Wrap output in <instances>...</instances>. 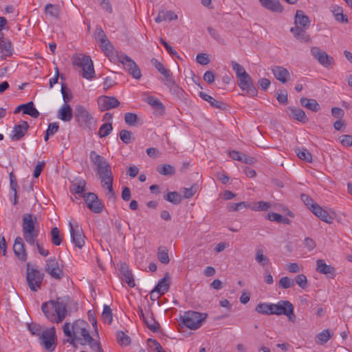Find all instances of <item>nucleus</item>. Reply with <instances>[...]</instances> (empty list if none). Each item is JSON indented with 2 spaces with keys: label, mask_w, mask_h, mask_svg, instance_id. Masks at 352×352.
Segmentation results:
<instances>
[{
  "label": "nucleus",
  "mask_w": 352,
  "mask_h": 352,
  "mask_svg": "<svg viewBox=\"0 0 352 352\" xmlns=\"http://www.w3.org/2000/svg\"><path fill=\"white\" fill-rule=\"evenodd\" d=\"M89 157L91 162L97 166V173L101 183L113 179L111 166L104 157L97 154L94 151L90 152Z\"/></svg>",
  "instance_id": "obj_4"
},
{
  "label": "nucleus",
  "mask_w": 352,
  "mask_h": 352,
  "mask_svg": "<svg viewBox=\"0 0 352 352\" xmlns=\"http://www.w3.org/2000/svg\"><path fill=\"white\" fill-rule=\"evenodd\" d=\"M22 232L25 241L30 245H34L39 234L37 218L25 213L22 217Z\"/></svg>",
  "instance_id": "obj_3"
},
{
  "label": "nucleus",
  "mask_w": 352,
  "mask_h": 352,
  "mask_svg": "<svg viewBox=\"0 0 352 352\" xmlns=\"http://www.w3.org/2000/svg\"><path fill=\"white\" fill-rule=\"evenodd\" d=\"M117 340L121 346H126L131 344V338L124 331H118Z\"/></svg>",
  "instance_id": "obj_45"
},
{
  "label": "nucleus",
  "mask_w": 352,
  "mask_h": 352,
  "mask_svg": "<svg viewBox=\"0 0 352 352\" xmlns=\"http://www.w3.org/2000/svg\"><path fill=\"white\" fill-rule=\"evenodd\" d=\"M144 100L155 110L157 114H164L165 108L159 99L154 96H148Z\"/></svg>",
  "instance_id": "obj_29"
},
{
  "label": "nucleus",
  "mask_w": 352,
  "mask_h": 352,
  "mask_svg": "<svg viewBox=\"0 0 352 352\" xmlns=\"http://www.w3.org/2000/svg\"><path fill=\"white\" fill-rule=\"evenodd\" d=\"M113 179L101 183L102 186L107 190V196L109 199L115 198V192L113 188Z\"/></svg>",
  "instance_id": "obj_58"
},
{
  "label": "nucleus",
  "mask_w": 352,
  "mask_h": 352,
  "mask_svg": "<svg viewBox=\"0 0 352 352\" xmlns=\"http://www.w3.org/2000/svg\"><path fill=\"white\" fill-rule=\"evenodd\" d=\"M88 324L83 320H77L72 325V330H87Z\"/></svg>",
  "instance_id": "obj_62"
},
{
  "label": "nucleus",
  "mask_w": 352,
  "mask_h": 352,
  "mask_svg": "<svg viewBox=\"0 0 352 352\" xmlns=\"http://www.w3.org/2000/svg\"><path fill=\"white\" fill-rule=\"evenodd\" d=\"M64 342H68L74 348L78 343L81 345L88 344L91 349L96 352H103L100 343L95 340L89 334V331H64Z\"/></svg>",
  "instance_id": "obj_2"
},
{
  "label": "nucleus",
  "mask_w": 352,
  "mask_h": 352,
  "mask_svg": "<svg viewBox=\"0 0 352 352\" xmlns=\"http://www.w3.org/2000/svg\"><path fill=\"white\" fill-rule=\"evenodd\" d=\"M255 259L263 267L267 265L270 262L269 258L263 254L262 249L256 250Z\"/></svg>",
  "instance_id": "obj_48"
},
{
  "label": "nucleus",
  "mask_w": 352,
  "mask_h": 352,
  "mask_svg": "<svg viewBox=\"0 0 352 352\" xmlns=\"http://www.w3.org/2000/svg\"><path fill=\"white\" fill-rule=\"evenodd\" d=\"M113 314L109 306L104 305L103 311L101 314V319L104 323L111 324L112 321Z\"/></svg>",
  "instance_id": "obj_46"
},
{
  "label": "nucleus",
  "mask_w": 352,
  "mask_h": 352,
  "mask_svg": "<svg viewBox=\"0 0 352 352\" xmlns=\"http://www.w3.org/2000/svg\"><path fill=\"white\" fill-rule=\"evenodd\" d=\"M118 60L121 63L124 68L135 79L142 76L141 70L137 64L126 54L122 52H116Z\"/></svg>",
  "instance_id": "obj_10"
},
{
  "label": "nucleus",
  "mask_w": 352,
  "mask_h": 352,
  "mask_svg": "<svg viewBox=\"0 0 352 352\" xmlns=\"http://www.w3.org/2000/svg\"><path fill=\"white\" fill-rule=\"evenodd\" d=\"M152 64L155 66L156 69L164 76L163 80L164 81V85L168 87L170 89L174 88V91L177 94H180L183 92V90L177 86L175 80L173 78V74L169 70L166 69L162 63L158 61L156 58H153L151 59Z\"/></svg>",
  "instance_id": "obj_8"
},
{
  "label": "nucleus",
  "mask_w": 352,
  "mask_h": 352,
  "mask_svg": "<svg viewBox=\"0 0 352 352\" xmlns=\"http://www.w3.org/2000/svg\"><path fill=\"white\" fill-rule=\"evenodd\" d=\"M0 53L1 58L11 56L13 54V47L11 41L8 38L0 42Z\"/></svg>",
  "instance_id": "obj_31"
},
{
  "label": "nucleus",
  "mask_w": 352,
  "mask_h": 352,
  "mask_svg": "<svg viewBox=\"0 0 352 352\" xmlns=\"http://www.w3.org/2000/svg\"><path fill=\"white\" fill-rule=\"evenodd\" d=\"M120 272L122 275V280L127 283L130 287H133L135 286V281L133 278V274L129 270L128 267L122 265L120 269Z\"/></svg>",
  "instance_id": "obj_36"
},
{
  "label": "nucleus",
  "mask_w": 352,
  "mask_h": 352,
  "mask_svg": "<svg viewBox=\"0 0 352 352\" xmlns=\"http://www.w3.org/2000/svg\"><path fill=\"white\" fill-rule=\"evenodd\" d=\"M38 331H31L32 336H38L40 344L48 352H52L55 350L57 345V336L56 331H41V334Z\"/></svg>",
  "instance_id": "obj_11"
},
{
  "label": "nucleus",
  "mask_w": 352,
  "mask_h": 352,
  "mask_svg": "<svg viewBox=\"0 0 352 352\" xmlns=\"http://www.w3.org/2000/svg\"><path fill=\"white\" fill-rule=\"evenodd\" d=\"M170 277L169 274L166 272L163 278H162L155 288L151 292V298L155 293L160 296L164 294L169 289Z\"/></svg>",
  "instance_id": "obj_20"
},
{
  "label": "nucleus",
  "mask_w": 352,
  "mask_h": 352,
  "mask_svg": "<svg viewBox=\"0 0 352 352\" xmlns=\"http://www.w3.org/2000/svg\"><path fill=\"white\" fill-rule=\"evenodd\" d=\"M287 112L290 116L302 123H306L309 121V118L302 109L289 107Z\"/></svg>",
  "instance_id": "obj_25"
},
{
  "label": "nucleus",
  "mask_w": 352,
  "mask_h": 352,
  "mask_svg": "<svg viewBox=\"0 0 352 352\" xmlns=\"http://www.w3.org/2000/svg\"><path fill=\"white\" fill-rule=\"evenodd\" d=\"M13 251L15 256L22 261H25L27 259V252L25 248V244L23 239L21 236H17L14 240L13 245Z\"/></svg>",
  "instance_id": "obj_21"
},
{
  "label": "nucleus",
  "mask_w": 352,
  "mask_h": 352,
  "mask_svg": "<svg viewBox=\"0 0 352 352\" xmlns=\"http://www.w3.org/2000/svg\"><path fill=\"white\" fill-rule=\"evenodd\" d=\"M273 315H285L289 321L294 322L296 320L294 306L288 300H280L278 303L273 304Z\"/></svg>",
  "instance_id": "obj_12"
},
{
  "label": "nucleus",
  "mask_w": 352,
  "mask_h": 352,
  "mask_svg": "<svg viewBox=\"0 0 352 352\" xmlns=\"http://www.w3.org/2000/svg\"><path fill=\"white\" fill-rule=\"evenodd\" d=\"M157 171L162 175L168 176L175 174V168L170 164H162L157 167Z\"/></svg>",
  "instance_id": "obj_42"
},
{
  "label": "nucleus",
  "mask_w": 352,
  "mask_h": 352,
  "mask_svg": "<svg viewBox=\"0 0 352 352\" xmlns=\"http://www.w3.org/2000/svg\"><path fill=\"white\" fill-rule=\"evenodd\" d=\"M138 119V116L133 113H126L124 115V121L126 124L130 126L135 125Z\"/></svg>",
  "instance_id": "obj_64"
},
{
  "label": "nucleus",
  "mask_w": 352,
  "mask_h": 352,
  "mask_svg": "<svg viewBox=\"0 0 352 352\" xmlns=\"http://www.w3.org/2000/svg\"><path fill=\"white\" fill-rule=\"evenodd\" d=\"M45 12L53 19H58L60 13V9L56 5L48 3L45 7Z\"/></svg>",
  "instance_id": "obj_40"
},
{
  "label": "nucleus",
  "mask_w": 352,
  "mask_h": 352,
  "mask_svg": "<svg viewBox=\"0 0 352 352\" xmlns=\"http://www.w3.org/2000/svg\"><path fill=\"white\" fill-rule=\"evenodd\" d=\"M23 113L28 114L34 118H38L40 115L38 110L34 107L33 102L25 104Z\"/></svg>",
  "instance_id": "obj_43"
},
{
  "label": "nucleus",
  "mask_w": 352,
  "mask_h": 352,
  "mask_svg": "<svg viewBox=\"0 0 352 352\" xmlns=\"http://www.w3.org/2000/svg\"><path fill=\"white\" fill-rule=\"evenodd\" d=\"M198 186L192 185L190 188H184L183 190L184 197L186 199L191 198L197 191Z\"/></svg>",
  "instance_id": "obj_60"
},
{
  "label": "nucleus",
  "mask_w": 352,
  "mask_h": 352,
  "mask_svg": "<svg viewBox=\"0 0 352 352\" xmlns=\"http://www.w3.org/2000/svg\"><path fill=\"white\" fill-rule=\"evenodd\" d=\"M294 23L296 25L307 28L309 26V19L302 10H297L295 15Z\"/></svg>",
  "instance_id": "obj_32"
},
{
  "label": "nucleus",
  "mask_w": 352,
  "mask_h": 352,
  "mask_svg": "<svg viewBox=\"0 0 352 352\" xmlns=\"http://www.w3.org/2000/svg\"><path fill=\"white\" fill-rule=\"evenodd\" d=\"M147 345L151 349V352H166L160 343L154 339H148Z\"/></svg>",
  "instance_id": "obj_55"
},
{
  "label": "nucleus",
  "mask_w": 352,
  "mask_h": 352,
  "mask_svg": "<svg viewBox=\"0 0 352 352\" xmlns=\"http://www.w3.org/2000/svg\"><path fill=\"white\" fill-rule=\"evenodd\" d=\"M52 243L54 245H60L62 243V237L60 234L59 230L54 227L51 230Z\"/></svg>",
  "instance_id": "obj_50"
},
{
  "label": "nucleus",
  "mask_w": 352,
  "mask_h": 352,
  "mask_svg": "<svg viewBox=\"0 0 352 352\" xmlns=\"http://www.w3.org/2000/svg\"><path fill=\"white\" fill-rule=\"evenodd\" d=\"M199 96L204 100L207 101L210 103V104L214 107L219 109L224 110L227 108V104L220 100H217L214 99L211 96L207 94L205 92L201 91L199 92Z\"/></svg>",
  "instance_id": "obj_24"
},
{
  "label": "nucleus",
  "mask_w": 352,
  "mask_h": 352,
  "mask_svg": "<svg viewBox=\"0 0 352 352\" xmlns=\"http://www.w3.org/2000/svg\"><path fill=\"white\" fill-rule=\"evenodd\" d=\"M279 285L283 289H288L294 285V281L287 276H284L280 279Z\"/></svg>",
  "instance_id": "obj_61"
},
{
  "label": "nucleus",
  "mask_w": 352,
  "mask_h": 352,
  "mask_svg": "<svg viewBox=\"0 0 352 352\" xmlns=\"http://www.w3.org/2000/svg\"><path fill=\"white\" fill-rule=\"evenodd\" d=\"M303 28H304L296 25L295 27L290 29V31L296 39L308 42L309 41V37L306 34V32Z\"/></svg>",
  "instance_id": "obj_34"
},
{
  "label": "nucleus",
  "mask_w": 352,
  "mask_h": 352,
  "mask_svg": "<svg viewBox=\"0 0 352 352\" xmlns=\"http://www.w3.org/2000/svg\"><path fill=\"white\" fill-rule=\"evenodd\" d=\"M112 130H113V126H112L111 123H110V122L104 123L100 126V127L99 129V131H98V135L100 138L107 137V135H109L111 133Z\"/></svg>",
  "instance_id": "obj_52"
},
{
  "label": "nucleus",
  "mask_w": 352,
  "mask_h": 352,
  "mask_svg": "<svg viewBox=\"0 0 352 352\" xmlns=\"http://www.w3.org/2000/svg\"><path fill=\"white\" fill-rule=\"evenodd\" d=\"M98 104L100 110L104 111L118 107L120 102L114 96H101L98 98Z\"/></svg>",
  "instance_id": "obj_18"
},
{
  "label": "nucleus",
  "mask_w": 352,
  "mask_h": 352,
  "mask_svg": "<svg viewBox=\"0 0 352 352\" xmlns=\"http://www.w3.org/2000/svg\"><path fill=\"white\" fill-rule=\"evenodd\" d=\"M311 53L318 63L326 68L334 64L333 58L329 56L327 52L321 50L318 47H313L311 49Z\"/></svg>",
  "instance_id": "obj_15"
},
{
  "label": "nucleus",
  "mask_w": 352,
  "mask_h": 352,
  "mask_svg": "<svg viewBox=\"0 0 352 352\" xmlns=\"http://www.w3.org/2000/svg\"><path fill=\"white\" fill-rule=\"evenodd\" d=\"M177 19V15L174 12L162 10L158 12L157 17L155 19V21L159 23L167 19L169 21H173L176 20Z\"/></svg>",
  "instance_id": "obj_33"
},
{
  "label": "nucleus",
  "mask_w": 352,
  "mask_h": 352,
  "mask_svg": "<svg viewBox=\"0 0 352 352\" xmlns=\"http://www.w3.org/2000/svg\"><path fill=\"white\" fill-rule=\"evenodd\" d=\"M300 104L302 107L313 112H318L320 109V104L315 99L303 97L300 98Z\"/></svg>",
  "instance_id": "obj_30"
},
{
  "label": "nucleus",
  "mask_w": 352,
  "mask_h": 352,
  "mask_svg": "<svg viewBox=\"0 0 352 352\" xmlns=\"http://www.w3.org/2000/svg\"><path fill=\"white\" fill-rule=\"evenodd\" d=\"M73 116L72 107L68 104H64L58 111V118L64 122H69Z\"/></svg>",
  "instance_id": "obj_27"
},
{
  "label": "nucleus",
  "mask_w": 352,
  "mask_h": 352,
  "mask_svg": "<svg viewBox=\"0 0 352 352\" xmlns=\"http://www.w3.org/2000/svg\"><path fill=\"white\" fill-rule=\"evenodd\" d=\"M61 94L63 96V100L65 104H67L72 100V94L71 90L68 89L65 84H62L61 85Z\"/></svg>",
  "instance_id": "obj_57"
},
{
  "label": "nucleus",
  "mask_w": 352,
  "mask_h": 352,
  "mask_svg": "<svg viewBox=\"0 0 352 352\" xmlns=\"http://www.w3.org/2000/svg\"><path fill=\"white\" fill-rule=\"evenodd\" d=\"M74 117L80 126L84 125L89 130H92L96 126V120L82 105L75 107Z\"/></svg>",
  "instance_id": "obj_9"
},
{
  "label": "nucleus",
  "mask_w": 352,
  "mask_h": 352,
  "mask_svg": "<svg viewBox=\"0 0 352 352\" xmlns=\"http://www.w3.org/2000/svg\"><path fill=\"white\" fill-rule=\"evenodd\" d=\"M293 280L302 289H305L308 287L307 277L302 274L296 275Z\"/></svg>",
  "instance_id": "obj_56"
},
{
  "label": "nucleus",
  "mask_w": 352,
  "mask_h": 352,
  "mask_svg": "<svg viewBox=\"0 0 352 352\" xmlns=\"http://www.w3.org/2000/svg\"><path fill=\"white\" fill-rule=\"evenodd\" d=\"M230 64H231L232 69L234 71V72L236 74L237 78L243 76L244 74H248L245 72V68L242 65H241L240 64L236 63V61L232 60V61H231Z\"/></svg>",
  "instance_id": "obj_54"
},
{
  "label": "nucleus",
  "mask_w": 352,
  "mask_h": 352,
  "mask_svg": "<svg viewBox=\"0 0 352 352\" xmlns=\"http://www.w3.org/2000/svg\"><path fill=\"white\" fill-rule=\"evenodd\" d=\"M261 6L265 9L273 12L280 13L283 10L279 0H258Z\"/></svg>",
  "instance_id": "obj_22"
},
{
  "label": "nucleus",
  "mask_w": 352,
  "mask_h": 352,
  "mask_svg": "<svg viewBox=\"0 0 352 352\" xmlns=\"http://www.w3.org/2000/svg\"><path fill=\"white\" fill-rule=\"evenodd\" d=\"M45 271L54 278L60 279L64 273L59 267L58 263L56 258H50L46 261Z\"/></svg>",
  "instance_id": "obj_17"
},
{
  "label": "nucleus",
  "mask_w": 352,
  "mask_h": 352,
  "mask_svg": "<svg viewBox=\"0 0 352 352\" xmlns=\"http://www.w3.org/2000/svg\"><path fill=\"white\" fill-rule=\"evenodd\" d=\"M120 140L126 144H130L133 140V133L128 130L122 129L120 132Z\"/></svg>",
  "instance_id": "obj_51"
},
{
  "label": "nucleus",
  "mask_w": 352,
  "mask_h": 352,
  "mask_svg": "<svg viewBox=\"0 0 352 352\" xmlns=\"http://www.w3.org/2000/svg\"><path fill=\"white\" fill-rule=\"evenodd\" d=\"M207 317L208 314L206 313L188 311L182 316V322L186 327L191 330H196L202 326Z\"/></svg>",
  "instance_id": "obj_6"
},
{
  "label": "nucleus",
  "mask_w": 352,
  "mask_h": 352,
  "mask_svg": "<svg viewBox=\"0 0 352 352\" xmlns=\"http://www.w3.org/2000/svg\"><path fill=\"white\" fill-rule=\"evenodd\" d=\"M85 180L82 179H76L72 182L70 187V190L72 193L77 194L82 197V195L86 193L85 192Z\"/></svg>",
  "instance_id": "obj_26"
},
{
  "label": "nucleus",
  "mask_w": 352,
  "mask_h": 352,
  "mask_svg": "<svg viewBox=\"0 0 352 352\" xmlns=\"http://www.w3.org/2000/svg\"><path fill=\"white\" fill-rule=\"evenodd\" d=\"M29 124L26 121H21L19 124H16L12 131L10 138L12 141H19L21 140L27 133L29 129Z\"/></svg>",
  "instance_id": "obj_19"
},
{
  "label": "nucleus",
  "mask_w": 352,
  "mask_h": 352,
  "mask_svg": "<svg viewBox=\"0 0 352 352\" xmlns=\"http://www.w3.org/2000/svg\"><path fill=\"white\" fill-rule=\"evenodd\" d=\"M272 72L274 77L283 83H285L290 76L289 71L282 66L272 67Z\"/></svg>",
  "instance_id": "obj_23"
},
{
  "label": "nucleus",
  "mask_w": 352,
  "mask_h": 352,
  "mask_svg": "<svg viewBox=\"0 0 352 352\" xmlns=\"http://www.w3.org/2000/svg\"><path fill=\"white\" fill-rule=\"evenodd\" d=\"M297 156L304 161H306L307 162H310L312 160V155L307 150L306 148H297L295 150Z\"/></svg>",
  "instance_id": "obj_49"
},
{
  "label": "nucleus",
  "mask_w": 352,
  "mask_h": 352,
  "mask_svg": "<svg viewBox=\"0 0 352 352\" xmlns=\"http://www.w3.org/2000/svg\"><path fill=\"white\" fill-rule=\"evenodd\" d=\"M333 336L331 331H320L315 338V342L320 344L323 345L327 343Z\"/></svg>",
  "instance_id": "obj_39"
},
{
  "label": "nucleus",
  "mask_w": 352,
  "mask_h": 352,
  "mask_svg": "<svg viewBox=\"0 0 352 352\" xmlns=\"http://www.w3.org/2000/svg\"><path fill=\"white\" fill-rule=\"evenodd\" d=\"M256 311L262 314L273 315V304L259 303L256 307Z\"/></svg>",
  "instance_id": "obj_41"
},
{
  "label": "nucleus",
  "mask_w": 352,
  "mask_h": 352,
  "mask_svg": "<svg viewBox=\"0 0 352 352\" xmlns=\"http://www.w3.org/2000/svg\"><path fill=\"white\" fill-rule=\"evenodd\" d=\"M142 315L143 322L149 330H158L160 328V324L151 315L144 316L143 314Z\"/></svg>",
  "instance_id": "obj_38"
},
{
  "label": "nucleus",
  "mask_w": 352,
  "mask_h": 352,
  "mask_svg": "<svg viewBox=\"0 0 352 352\" xmlns=\"http://www.w3.org/2000/svg\"><path fill=\"white\" fill-rule=\"evenodd\" d=\"M73 65L82 68V76L90 80L94 78L95 71L93 62L89 56L78 54L72 57Z\"/></svg>",
  "instance_id": "obj_5"
},
{
  "label": "nucleus",
  "mask_w": 352,
  "mask_h": 352,
  "mask_svg": "<svg viewBox=\"0 0 352 352\" xmlns=\"http://www.w3.org/2000/svg\"><path fill=\"white\" fill-rule=\"evenodd\" d=\"M164 199L173 204H179L182 201V197L180 194L176 191L169 192L164 197Z\"/></svg>",
  "instance_id": "obj_47"
},
{
  "label": "nucleus",
  "mask_w": 352,
  "mask_h": 352,
  "mask_svg": "<svg viewBox=\"0 0 352 352\" xmlns=\"http://www.w3.org/2000/svg\"><path fill=\"white\" fill-rule=\"evenodd\" d=\"M312 212L324 222L329 223H331L332 222V217L329 215L327 211L323 210L319 205L315 206Z\"/></svg>",
  "instance_id": "obj_35"
},
{
  "label": "nucleus",
  "mask_w": 352,
  "mask_h": 352,
  "mask_svg": "<svg viewBox=\"0 0 352 352\" xmlns=\"http://www.w3.org/2000/svg\"><path fill=\"white\" fill-rule=\"evenodd\" d=\"M238 85L241 90L245 91V94L250 97L257 96L258 91L253 84L250 76L247 74L238 78Z\"/></svg>",
  "instance_id": "obj_14"
},
{
  "label": "nucleus",
  "mask_w": 352,
  "mask_h": 352,
  "mask_svg": "<svg viewBox=\"0 0 352 352\" xmlns=\"http://www.w3.org/2000/svg\"><path fill=\"white\" fill-rule=\"evenodd\" d=\"M247 208H250V204H248L245 201H241L239 203H229L228 205V209L230 212L239 211Z\"/></svg>",
  "instance_id": "obj_44"
},
{
  "label": "nucleus",
  "mask_w": 352,
  "mask_h": 352,
  "mask_svg": "<svg viewBox=\"0 0 352 352\" xmlns=\"http://www.w3.org/2000/svg\"><path fill=\"white\" fill-rule=\"evenodd\" d=\"M67 302L61 298L56 300H50L42 304L41 309L47 319L52 322L59 323L62 322L67 313Z\"/></svg>",
  "instance_id": "obj_1"
},
{
  "label": "nucleus",
  "mask_w": 352,
  "mask_h": 352,
  "mask_svg": "<svg viewBox=\"0 0 352 352\" xmlns=\"http://www.w3.org/2000/svg\"><path fill=\"white\" fill-rule=\"evenodd\" d=\"M270 208V204L265 201H258L255 206L250 204V208L256 211H265Z\"/></svg>",
  "instance_id": "obj_63"
},
{
  "label": "nucleus",
  "mask_w": 352,
  "mask_h": 352,
  "mask_svg": "<svg viewBox=\"0 0 352 352\" xmlns=\"http://www.w3.org/2000/svg\"><path fill=\"white\" fill-rule=\"evenodd\" d=\"M331 11L338 22H348L347 16L343 14V10L341 7L338 6H333L331 7Z\"/></svg>",
  "instance_id": "obj_37"
},
{
  "label": "nucleus",
  "mask_w": 352,
  "mask_h": 352,
  "mask_svg": "<svg viewBox=\"0 0 352 352\" xmlns=\"http://www.w3.org/2000/svg\"><path fill=\"white\" fill-rule=\"evenodd\" d=\"M43 278L44 274L42 272L32 267L30 263L26 264L27 284L32 292H36L41 289Z\"/></svg>",
  "instance_id": "obj_7"
},
{
  "label": "nucleus",
  "mask_w": 352,
  "mask_h": 352,
  "mask_svg": "<svg viewBox=\"0 0 352 352\" xmlns=\"http://www.w3.org/2000/svg\"><path fill=\"white\" fill-rule=\"evenodd\" d=\"M316 271L326 275H334L335 268L331 265H327L324 260L318 259L316 261Z\"/></svg>",
  "instance_id": "obj_28"
},
{
  "label": "nucleus",
  "mask_w": 352,
  "mask_h": 352,
  "mask_svg": "<svg viewBox=\"0 0 352 352\" xmlns=\"http://www.w3.org/2000/svg\"><path fill=\"white\" fill-rule=\"evenodd\" d=\"M157 258L161 263L164 264L168 263L170 259L168 254V250L166 248L160 247L158 249Z\"/></svg>",
  "instance_id": "obj_53"
},
{
  "label": "nucleus",
  "mask_w": 352,
  "mask_h": 352,
  "mask_svg": "<svg viewBox=\"0 0 352 352\" xmlns=\"http://www.w3.org/2000/svg\"><path fill=\"white\" fill-rule=\"evenodd\" d=\"M301 199L304 202V204L309 208V210L312 212L314 209L315 206H318L312 198L305 194L301 195Z\"/></svg>",
  "instance_id": "obj_59"
},
{
  "label": "nucleus",
  "mask_w": 352,
  "mask_h": 352,
  "mask_svg": "<svg viewBox=\"0 0 352 352\" xmlns=\"http://www.w3.org/2000/svg\"><path fill=\"white\" fill-rule=\"evenodd\" d=\"M69 226L72 242L76 247L81 248L85 244V235L83 234L82 229L78 223L74 225L69 222Z\"/></svg>",
  "instance_id": "obj_16"
},
{
  "label": "nucleus",
  "mask_w": 352,
  "mask_h": 352,
  "mask_svg": "<svg viewBox=\"0 0 352 352\" xmlns=\"http://www.w3.org/2000/svg\"><path fill=\"white\" fill-rule=\"evenodd\" d=\"M87 208L94 213H100L104 209V204L94 192H87L82 195Z\"/></svg>",
  "instance_id": "obj_13"
}]
</instances>
